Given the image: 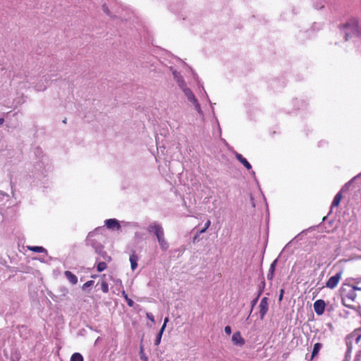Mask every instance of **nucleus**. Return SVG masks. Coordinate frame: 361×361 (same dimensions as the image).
<instances>
[{
	"label": "nucleus",
	"instance_id": "14",
	"mask_svg": "<svg viewBox=\"0 0 361 361\" xmlns=\"http://www.w3.org/2000/svg\"><path fill=\"white\" fill-rule=\"evenodd\" d=\"M236 159L247 169L250 170L252 169L251 164L247 161V160L243 157L240 154H236Z\"/></svg>",
	"mask_w": 361,
	"mask_h": 361
},
{
	"label": "nucleus",
	"instance_id": "30",
	"mask_svg": "<svg viewBox=\"0 0 361 361\" xmlns=\"http://www.w3.org/2000/svg\"><path fill=\"white\" fill-rule=\"evenodd\" d=\"M63 123H66V118H64V119L63 120Z\"/></svg>",
	"mask_w": 361,
	"mask_h": 361
},
{
	"label": "nucleus",
	"instance_id": "24",
	"mask_svg": "<svg viewBox=\"0 0 361 361\" xmlns=\"http://www.w3.org/2000/svg\"><path fill=\"white\" fill-rule=\"evenodd\" d=\"M94 284V281H88L87 282H85L83 286H82V288L83 289H85L88 287H90L92 286V285Z\"/></svg>",
	"mask_w": 361,
	"mask_h": 361
},
{
	"label": "nucleus",
	"instance_id": "15",
	"mask_svg": "<svg viewBox=\"0 0 361 361\" xmlns=\"http://www.w3.org/2000/svg\"><path fill=\"white\" fill-rule=\"evenodd\" d=\"M64 275L71 283L75 285L78 283V277L70 271H66Z\"/></svg>",
	"mask_w": 361,
	"mask_h": 361
},
{
	"label": "nucleus",
	"instance_id": "5",
	"mask_svg": "<svg viewBox=\"0 0 361 361\" xmlns=\"http://www.w3.org/2000/svg\"><path fill=\"white\" fill-rule=\"evenodd\" d=\"M259 314H260V319L262 320L265 316V314L268 312L269 309V304H268V298L267 297H264L259 303Z\"/></svg>",
	"mask_w": 361,
	"mask_h": 361
},
{
	"label": "nucleus",
	"instance_id": "12",
	"mask_svg": "<svg viewBox=\"0 0 361 361\" xmlns=\"http://www.w3.org/2000/svg\"><path fill=\"white\" fill-rule=\"evenodd\" d=\"M323 345L322 343H317L314 345V347H313V349H312V355H311V357H310V360L312 361V360H314L319 354L320 350L322 349Z\"/></svg>",
	"mask_w": 361,
	"mask_h": 361
},
{
	"label": "nucleus",
	"instance_id": "27",
	"mask_svg": "<svg viewBox=\"0 0 361 361\" xmlns=\"http://www.w3.org/2000/svg\"><path fill=\"white\" fill-rule=\"evenodd\" d=\"M260 294H261V292H260V293H259V294H258L257 297L255 300H252V307H253L254 305H255V304L257 303V300H258V298H259V297Z\"/></svg>",
	"mask_w": 361,
	"mask_h": 361
},
{
	"label": "nucleus",
	"instance_id": "11",
	"mask_svg": "<svg viewBox=\"0 0 361 361\" xmlns=\"http://www.w3.org/2000/svg\"><path fill=\"white\" fill-rule=\"evenodd\" d=\"M168 322H169V318L166 317L164 319V324L162 325L159 332L157 335V338H156V339L154 341V345H159L160 344L161 339V337H162V334H163V333H164V331L165 330V328H166V324H167Z\"/></svg>",
	"mask_w": 361,
	"mask_h": 361
},
{
	"label": "nucleus",
	"instance_id": "3",
	"mask_svg": "<svg viewBox=\"0 0 361 361\" xmlns=\"http://www.w3.org/2000/svg\"><path fill=\"white\" fill-rule=\"evenodd\" d=\"M341 29L350 30L353 35L361 37V22L357 18H350L346 23L340 25Z\"/></svg>",
	"mask_w": 361,
	"mask_h": 361
},
{
	"label": "nucleus",
	"instance_id": "7",
	"mask_svg": "<svg viewBox=\"0 0 361 361\" xmlns=\"http://www.w3.org/2000/svg\"><path fill=\"white\" fill-rule=\"evenodd\" d=\"M361 339V329L358 328L355 329L351 334H350L347 336V343L351 342L353 340H355L356 343H359L360 340Z\"/></svg>",
	"mask_w": 361,
	"mask_h": 361
},
{
	"label": "nucleus",
	"instance_id": "1",
	"mask_svg": "<svg viewBox=\"0 0 361 361\" xmlns=\"http://www.w3.org/2000/svg\"><path fill=\"white\" fill-rule=\"evenodd\" d=\"M357 291H361V288L353 286L348 290H344L341 295L342 304L348 308L355 310L357 298Z\"/></svg>",
	"mask_w": 361,
	"mask_h": 361
},
{
	"label": "nucleus",
	"instance_id": "18",
	"mask_svg": "<svg viewBox=\"0 0 361 361\" xmlns=\"http://www.w3.org/2000/svg\"><path fill=\"white\" fill-rule=\"evenodd\" d=\"M27 248L35 252H47L46 249L41 246H27Z\"/></svg>",
	"mask_w": 361,
	"mask_h": 361
},
{
	"label": "nucleus",
	"instance_id": "4",
	"mask_svg": "<svg viewBox=\"0 0 361 361\" xmlns=\"http://www.w3.org/2000/svg\"><path fill=\"white\" fill-rule=\"evenodd\" d=\"M343 275V271L337 272L335 275L331 276L326 282V287L330 289L335 288L339 283Z\"/></svg>",
	"mask_w": 361,
	"mask_h": 361
},
{
	"label": "nucleus",
	"instance_id": "19",
	"mask_svg": "<svg viewBox=\"0 0 361 361\" xmlns=\"http://www.w3.org/2000/svg\"><path fill=\"white\" fill-rule=\"evenodd\" d=\"M122 296L124 298V299L127 302V304L129 307H133L134 302L133 301V300H131L130 298H128V296L125 290L122 291Z\"/></svg>",
	"mask_w": 361,
	"mask_h": 361
},
{
	"label": "nucleus",
	"instance_id": "8",
	"mask_svg": "<svg viewBox=\"0 0 361 361\" xmlns=\"http://www.w3.org/2000/svg\"><path fill=\"white\" fill-rule=\"evenodd\" d=\"M105 225L109 229L111 230H120L121 225L119 221L116 219H109L106 220Z\"/></svg>",
	"mask_w": 361,
	"mask_h": 361
},
{
	"label": "nucleus",
	"instance_id": "17",
	"mask_svg": "<svg viewBox=\"0 0 361 361\" xmlns=\"http://www.w3.org/2000/svg\"><path fill=\"white\" fill-rule=\"evenodd\" d=\"M341 199H342V194L341 192H339L335 195L334 200L332 202V204H331V207H338L341 202Z\"/></svg>",
	"mask_w": 361,
	"mask_h": 361
},
{
	"label": "nucleus",
	"instance_id": "26",
	"mask_svg": "<svg viewBox=\"0 0 361 361\" xmlns=\"http://www.w3.org/2000/svg\"><path fill=\"white\" fill-rule=\"evenodd\" d=\"M146 316L147 319H149L150 321H152V322H154V316L152 315V313H147Z\"/></svg>",
	"mask_w": 361,
	"mask_h": 361
},
{
	"label": "nucleus",
	"instance_id": "13",
	"mask_svg": "<svg viewBox=\"0 0 361 361\" xmlns=\"http://www.w3.org/2000/svg\"><path fill=\"white\" fill-rule=\"evenodd\" d=\"M130 267L132 270H135L137 267V260L138 257L135 253V251H133V253L130 256Z\"/></svg>",
	"mask_w": 361,
	"mask_h": 361
},
{
	"label": "nucleus",
	"instance_id": "6",
	"mask_svg": "<svg viewBox=\"0 0 361 361\" xmlns=\"http://www.w3.org/2000/svg\"><path fill=\"white\" fill-rule=\"evenodd\" d=\"M314 310L317 315L324 314L326 307V303L324 300L319 299L314 302Z\"/></svg>",
	"mask_w": 361,
	"mask_h": 361
},
{
	"label": "nucleus",
	"instance_id": "10",
	"mask_svg": "<svg viewBox=\"0 0 361 361\" xmlns=\"http://www.w3.org/2000/svg\"><path fill=\"white\" fill-rule=\"evenodd\" d=\"M185 95L187 96L188 100L193 103L197 110L200 109V105L198 103L195 96L192 93V92L190 89H186L185 90Z\"/></svg>",
	"mask_w": 361,
	"mask_h": 361
},
{
	"label": "nucleus",
	"instance_id": "9",
	"mask_svg": "<svg viewBox=\"0 0 361 361\" xmlns=\"http://www.w3.org/2000/svg\"><path fill=\"white\" fill-rule=\"evenodd\" d=\"M232 342L234 345L243 346L245 344V339L242 337L240 331L235 332L232 336Z\"/></svg>",
	"mask_w": 361,
	"mask_h": 361
},
{
	"label": "nucleus",
	"instance_id": "28",
	"mask_svg": "<svg viewBox=\"0 0 361 361\" xmlns=\"http://www.w3.org/2000/svg\"><path fill=\"white\" fill-rule=\"evenodd\" d=\"M4 122V119L3 118H0V125L3 124Z\"/></svg>",
	"mask_w": 361,
	"mask_h": 361
},
{
	"label": "nucleus",
	"instance_id": "29",
	"mask_svg": "<svg viewBox=\"0 0 361 361\" xmlns=\"http://www.w3.org/2000/svg\"><path fill=\"white\" fill-rule=\"evenodd\" d=\"M283 292V290H281V293L280 298H279L280 300H281V298H282Z\"/></svg>",
	"mask_w": 361,
	"mask_h": 361
},
{
	"label": "nucleus",
	"instance_id": "22",
	"mask_svg": "<svg viewBox=\"0 0 361 361\" xmlns=\"http://www.w3.org/2000/svg\"><path fill=\"white\" fill-rule=\"evenodd\" d=\"M101 289L103 293H108L109 292V285L106 281H102L101 283Z\"/></svg>",
	"mask_w": 361,
	"mask_h": 361
},
{
	"label": "nucleus",
	"instance_id": "2",
	"mask_svg": "<svg viewBox=\"0 0 361 361\" xmlns=\"http://www.w3.org/2000/svg\"><path fill=\"white\" fill-rule=\"evenodd\" d=\"M147 231L149 233H152L156 235L159 246L163 251H166L168 250L169 247V243L165 239L164 232L163 228L160 224H158L157 223L152 224L148 226Z\"/></svg>",
	"mask_w": 361,
	"mask_h": 361
},
{
	"label": "nucleus",
	"instance_id": "16",
	"mask_svg": "<svg viewBox=\"0 0 361 361\" xmlns=\"http://www.w3.org/2000/svg\"><path fill=\"white\" fill-rule=\"evenodd\" d=\"M277 262V259H275L270 265L268 274H267V279L271 281L274 278L276 264Z\"/></svg>",
	"mask_w": 361,
	"mask_h": 361
},
{
	"label": "nucleus",
	"instance_id": "20",
	"mask_svg": "<svg viewBox=\"0 0 361 361\" xmlns=\"http://www.w3.org/2000/svg\"><path fill=\"white\" fill-rule=\"evenodd\" d=\"M71 361H83V357L81 354L75 353L72 355Z\"/></svg>",
	"mask_w": 361,
	"mask_h": 361
},
{
	"label": "nucleus",
	"instance_id": "25",
	"mask_svg": "<svg viewBox=\"0 0 361 361\" xmlns=\"http://www.w3.org/2000/svg\"><path fill=\"white\" fill-rule=\"evenodd\" d=\"M225 333L228 335L231 334V328L230 326H226L224 329Z\"/></svg>",
	"mask_w": 361,
	"mask_h": 361
},
{
	"label": "nucleus",
	"instance_id": "21",
	"mask_svg": "<svg viewBox=\"0 0 361 361\" xmlns=\"http://www.w3.org/2000/svg\"><path fill=\"white\" fill-rule=\"evenodd\" d=\"M107 267L106 263L104 262H99L97 265V270L99 272H101L105 270Z\"/></svg>",
	"mask_w": 361,
	"mask_h": 361
},
{
	"label": "nucleus",
	"instance_id": "23",
	"mask_svg": "<svg viewBox=\"0 0 361 361\" xmlns=\"http://www.w3.org/2000/svg\"><path fill=\"white\" fill-rule=\"evenodd\" d=\"M210 225H211V221L208 219L206 221V223L204 224V228L200 231V233L202 234V233H205L207 231V230L209 228V227L210 226Z\"/></svg>",
	"mask_w": 361,
	"mask_h": 361
}]
</instances>
